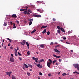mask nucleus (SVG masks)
<instances>
[{"instance_id":"obj_1","label":"nucleus","mask_w":79,"mask_h":79,"mask_svg":"<svg viewBox=\"0 0 79 79\" xmlns=\"http://www.w3.org/2000/svg\"><path fill=\"white\" fill-rule=\"evenodd\" d=\"M73 66L75 68H77V69L78 70V68H79V65L78 64H73Z\"/></svg>"},{"instance_id":"obj_2","label":"nucleus","mask_w":79,"mask_h":79,"mask_svg":"<svg viewBox=\"0 0 79 79\" xmlns=\"http://www.w3.org/2000/svg\"><path fill=\"white\" fill-rule=\"evenodd\" d=\"M33 16H34V17H37V18H41V17H42V16L40 15H36L34 14L33 15Z\"/></svg>"},{"instance_id":"obj_3","label":"nucleus","mask_w":79,"mask_h":79,"mask_svg":"<svg viewBox=\"0 0 79 79\" xmlns=\"http://www.w3.org/2000/svg\"><path fill=\"white\" fill-rule=\"evenodd\" d=\"M39 46H40V48H44L45 47V45L44 44H40Z\"/></svg>"},{"instance_id":"obj_4","label":"nucleus","mask_w":79,"mask_h":79,"mask_svg":"<svg viewBox=\"0 0 79 79\" xmlns=\"http://www.w3.org/2000/svg\"><path fill=\"white\" fill-rule=\"evenodd\" d=\"M28 13H27V14L30 15V13H32V10H30V9H29L28 10Z\"/></svg>"},{"instance_id":"obj_5","label":"nucleus","mask_w":79,"mask_h":79,"mask_svg":"<svg viewBox=\"0 0 79 79\" xmlns=\"http://www.w3.org/2000/svg\"><path fill=\"white\" fill-rule=\"evenodd\" d=\"M54 51L56 52H57L58 54H60V51L58 50H54Z\"/></svg>"},{"instance_id":"obj_6","label":"nucleus","mask_w":79,"mask_h":79,"mask_svg":"<svg viewBox=\"0 0 79 79\" xmlns=\"http://www.w3.org/2000/svg\"><path fill=\"white\" fill-rule=\"evenodd\" d=\"M10 60L11 62H13V63L14 61V58L11 57L10 59Z\"/></svg>"},{"instance_id":"obj_7","label":"nucleus","mask_w":79,"mask_h":79,"mask_svg":"<svg viewBox=\"0 0 79 79\" xmlns=\"http://www.w3.org/2000/svg\"><path fill=\"white\" fill-rule=\"evenodd\" d=\"M37 66L38 67H39V68H42V67H43L42 65H40V64H37Z\"/></svg>"},{"instance_id":"obj_8","label":"nucleus","mask_w":79,"mask_h":79,"mask_svg":"<svg viewBox=\"0 0 79 79\" xmlns=\"http://www.w3.org/2000/svg\"><path fill=\"white\" fill-rule=\"evenodd\" d=\"M14 51L15 52V55L16 56H18V53H17V50H14Z\"/></svg>"},{"instance_id":"obj_9","label":"nucleus","mask_w":79,"mask_h":79,"mask_svg":"<svg viewBox=\"0 0 79 79\" xmlns=\"http://www.w3.org/2000/svg\"><path fill=\"white\" fill-rule=\"evenodd\" d=\"M11 16L12 18H17V16L16 14H13Z\"/></svg>"},{"instance_id":"obj_10","label":"nucleus","mask_w":79,"mask_h":79,"mask_svg":"<svg viewBox=\"0 0 79 79\" xmlns=\"http://www.w3.org/2000/svg\"><path fill=\"white\" fill-rule=\"evenodd\" d=\"M60 29L62 32H65V31H64V29L63 28V27H61L60 28Z\"/></svg>"},{"instance_id":"obj_11","label":"nucleus","mask_w":79,"mask_h":79,"mask_svg":"<svg viewBox=\"0 0 79 79\" xmlns=\"http://www.w3.org/2000/svg\"><path fill=\"white\" fill-rule=\"evenodd\" d=\"M50 64V62H49L47 63V66H48V67H49V68L50 67V64Z\"/></svg>"},{"instance_id":"obj_12","label":"nucleus","mask_w":79,"mask_h":79,"mask_svg":"<svg viewBox=\"0 0 79 79\" xmlns=\"http://www.w3.org/2000/svg\"><path fill=\"white\" fill-rule=\"evenodd\" d=\"M26 44L28 47V49H29V43H28V42H26Z\"/></svg>"},{"instance_id":"obj_13","label":"nucleus","mask_w":79,"mask_h":79,"mask_svg":"<svg viewBox=\"0 0 79 79\" xmlns=\"http://www.w3.org/2000/svg\"><path fill=\"white\" fill-rule=\"evenodd\" d=\"M47 25H46V26H44V25L42 26L41 27V29H42V28H46V27H47Z\"/></svg>"},{"instance_id":"obj_14","label":"nucleus","mask_w":79,"mask_h":79,"mask_svg":"<svg viewBox=\"0 0 79 79\" xmlns=\"http://www.w3.org/2000/svg\"><path fill=\"white\" fill-rule=\"evenodd\" d=\"M24 66H25V68H28V67H29V66H27V64H24Z\"/></svg>"},{"instance_id":"obj_15","label":"nucleus","mask_w":79,"mask_h":79,"mask_svg":"<svg viewBox=\"0 0 79 79\" xmlns=\"http://www.w3.org/2000/svg\"><path fill=\"white\" fill-rule=\"evenodd\" d=\"M39 12L40 13H43V12H44V10L42 9H40Z\"/></svg>"},{"instance_id":"obj_16","label":"nucleus","mask_w":79,"mask_h":79,"mask_svg":"<svg viewBox=\"0 0 79 79\" xmlns=\"http://www.w3.org/2000/svg\"><path fill=\"white\" fill-rule=\"evenodd\" d=\"M28 12H27V11H24V12H23V13L24 14H25V15H29V14H27V13H28Z\"/></svg>"},{"instance_id":"obj_17","label":"nucleus","mask_w":79,"mask_h":79,"mask_svg":"<svg viewBox=\"0 0 79 79\" xmlns=\"http://www.w3.org/2000/svg\"><path fill=\"white\" fill-rule=\"evenodd\" d=\"M27 54L28 55H30V54H31V52L30 51H28V52H27Z\"/></svg>"},{"instance_id":"obj_18","label":"nucleus","mask_w":79,"mask_h":79,"mask_svg":"<svg viewBox=\"0 0 79 79\" xmlns=\"http://www.w3.org/2000/svg\"><path fill=\"white\" fill-rule=\"evenodd\" d=\"M13 24H14L13 25L14 27H13V29H15V28H16V26H15V23H14Z\"/></svg>"},{"instance_id":"obj_19","label":"nucleus","mask_w":79,"mask_h":79,"mask_svg":"<svg viewBox=\"0 0 79 79\" xmlns=\"http://www.w3.org/2000/svg\"><path fill=\"white\" fill-rule=\"evenodd\" d=\"M46 30L45 29L42 32L43 34H45V33L46 32Z\"/></svg>"},{"instance_id":"obj_20","label":"nucleus","mask_w":79,"mask_h":79,"mask_svg":"<svg viewBox=\"0 0 79 79\" xmlns=\"http://www.w3.org/2000/svg\"><path fill=\"white\" fill-rule=\"evenodd\" d=\"M48 61H49V62H50V63L51 64H52V60H51V59H49L48 60Z\"/></svg>"},{"instance_id":"obj_21","label":"nucleus","mask_w":79,"mask_h":79,"mask_svg":"<svg viewBox=\"0 0 79 79\" xmlns=\"http://www.w3.org/2000/svg\"><path fill=\"white\" fill-rule=\"evenodd\" d=\"M7 75H8L9 76H10V72H7L6 73Z\"/></svg>"},{"instance_id":"obj_22","label":"nucleus","mask_w":79,"mask_h":79,"mask_svg":"<svg viewBox=\"0 0 79 79\" xmlns=\"http://www.w3.org/2000/svg\"><path fill=\"white\" fill-rule=\"evenodd\" d=\"M23 43L24 44H26V40H23L22 41Z\"/></svg>"},{"instance_id":"obj_23","label":"nucleus","mask_w":79,"mask_h":79,"mask_svg":"<svg viewBox=\"0 0 79 79\" xmlns=\"http://www.w3.org/2000/svg\"><path fill=\"white\" fill-rule=\"evenodd\" d=\"M32 21H30L29 23V26H31V25L32 24Z\"/></svg>"},{"instance_id":"obj_24","label":"nucleus","mask_w":79,"mask_h":79,"mask_svg":"<svg viewBox=\"0 0 79 79\" xmlns=\"http://www.w3.org/2000/svg\"><path fill=\"white\" fill-rule=\"evenodd\" d=\"M7 39L8 40H9L10 42H11V41L12 40H10L9 38H7Z\"/></svg>"},{"instance_id":"obj_25","label":"nucleus","mask_w":79,"mask_h":79,"mask_svg":"<svg viewBox=\"0 0 79 79\" xmlns=\"http://www.w3.org/2000/svg\"><path fill=\"white\" fill-rule=\"evenodd\" d=\"M12 79H16L15 77L14 76H12Z\"/></svg>"},{"instance_id":"obj_26","label":"nucleus","mask_w":79,"mask_h":79,"mask_svg":"<svg viewBox=\"0 0 79 79\" xmlns=\"http://www.w3.org/2000/svg\"><path fill=\"white\" fill-rule=\"evenodd\" d=\"M61 31V30H60V29L58 30H57V32L59 33V34H60V32Z\"/></svg>"},{"instance_id":"obj_27","label":"nucleus","mask_w":79,"mask_h":79,"mask_svg":"<svg viewBox=\"0 0 79 79\" xmlns=\"http://www.w3.org/2000/svg\"><path fill=\"white\" fill-rule=\"evenodd\" d=\"M56 61H57V60H55L54 61H53L52 63H53V64H54V63H55L56 62Z\"/></svg>"},{"instance_id":"obj_28","label":"nucleus","mask_w":79,"mask_h":79,"mask_svg":"<svg viewBox=\"0 0 79 79\" xmlns=\"http://www.w3.org/2000/svg\"><path fill=\"white\" fill-rule=\"evenodd\" d=\"M29 21H33V19H29Z\"/></svg>"},{"instance_id":"obj_29","label":"nucleus","mask_w":79,"mask_h":79,"mask_svg":"<svg viewBox=\"0 0 79 79\" xmlns=\"http://www.w3.org/2000/svg\"><path fill=\"white\" fill-rule=\"evenodd\" d=\"M47 34L48 35H50V32H49V31H48V32H47Z\"/></svg>"},{"instance_id":"obj_30","label":"nucleus","mask_w":79,"mask_h":79,"mask_svg":"<svg viewBox=\"0 0 79 79\" xmlns=\"http://www.w3.org/2000/svg\"><path fill=\"white\" fill-rule=\"evenodd\" d=\"M4 25L5 26H6L7 25V24H6V23L5 22Z\"/></svg>"},{"instance_id":"obj_31","label":"nucleus","mask_w":79,"mask_h":79,"mask_svg":"<svg viewBox=\"0 0 79 79\" xmlns=\"http://www.w3.org/2000/svg\"><path fill=\"white\" fill-rule=\"evenodd\" d=\"M53 56H54V57H55V58H57V56H56L55 54L53 55Z\"/></svg>"},{"instance_id":"obj_32","label":"nucleus","mask_w":79,"mask_h":79,"mask_svg":"<svg viewBox=\"0 0 79 79\" xmlns=\"http://www.w3.org/2000/svg\"><path fill=\"white\" fill-rule=\"evenodd\" d=\"M32 59H33V60H35L36 59H37V58H35L34 57H32Z\"/></svg>"},{"instance_id":"obj_33","label":"nucleus","mask_w":79,"mask_h":79,"mask_svg":"<svg viewBox=\"0 0 79 79\" xmlns=\"http://www.w3.org/2000/svg\"><path fill=\"white\" fill-rule=\"evenodd\" d=\"M37 60H38V58H36V59L35 60V61L36 63H37Z\"/></svg>"},{"instance_id":"obj_34","label":"nucleus","mask_w":79,"mask_h":79,"mask_svg":"<svg viewBox=\"0 0 79 79\" xmlns=\"http://www.w3.org/2000/svg\"><path fill=\"white\" fill-rule=\"evenodd\" d=\"M39 74L40 75H41V76H42V73L41 72L39 73Z\"/></svg>"},{"instance_id":"obj_35","label":"nucleus","mask_w":79,"mask_h":79,"mask_svg":"<svg viewBox=\"0 0 79 79\" xmlns=\"http://www.w3.org/2000/svg\"><path fill=\"white\" fill-rule=\"evenodd\" d=\"M16 22H17V23L18 24H19V21H16Z\"/></svg>"},{"instance_id":"obj_36","label":"nucleus","mask_w":79,"mask_h":79,"mask_svg":"<svg viewBox=\"0 0 79 79\" xmlns=\"http://www.w3.org/2000/svg\"><path fill=\"white\" fill-rule=\"evenodd\" d=\"M60 47V45H57L55 47V48H56L57 47Z\"/></svg>"},{"instance_id":"obj_37","label":"nucleus","mask_w":79,"mask_h":79,"mask_svg":"<svg viewBox=\"0 0 79 79\" xmlns=\"http://www.w3.org/2000/svg\"><path fill=\"white\" fill-rule=\"evenodd\" d=\"M27 75H28V76H30V75H31V74H30V73H29L28 72L27 73Z\"/></svg>"},{"instance_id":"obj_38","label":"nucleus","mask_w":79,"mask_h":79,"mask_svg":"<svg viewBox=\"0 0 79 79\" xmlns=\"http://www.w3.org/2000/svg\"><path fill=\"white\" fill-rule=\"evenodd\" d=\"M57 29H60V27L59 26H57Z\"/></svg>"},{"instance_id":"obj_39","label":"nucleus","mask_w":79,"mask_h":79,"mask_svg":"<svg viewBox=\"0 0 79 79\" xmlns=\"http://www.w3.org/2000/svg\"><path fill=\"white\" fill-rule=\"evenodd\" d=\"M20 44H21V45H24V44L22 42H21Z\"/></svg>"},{"instance_id":"obj_40","label":"nucleus","mask_w":79,"mask_h":79,"mask_svg":"<svg viewBox=\"0 0 79 79\" xmlns=\"http://www.w3.org/2000/svg\"><path fill=\"white\" fill-rule=\"evenodd\" d=\"M37 10V11H39V12H40V9H38Z\"/></svg>"},{"instance_id":"obj_41","label":"nucleus","mask_w":79,"mask_h":79,"mask_svg":"<svg viewBox=\"0 0 79 79\" xmlns=\"http://www.w3.org/2000/svg\"><path fill=\"white\" fill-rule=\"evenodd\" d=\"M10 49H13V47L11 46L10 47Z\"/></svg>"},{"instance_id":"obj_42","label":"nucleus","mask_w":79,"mask_h":79,"mask_svg":"<svg viewBox=\"0 0 79 79\" xmlns=\"http://www.w3.org/2000/svg\"><path fill=\"white\" fill-rule=\"evenodd\" d=\"M19 59L21 61H22V60H23L22 59V58L20 57H19Z\"/></svg>"},{"instance_id":"obj_43","label":"nucleus","mask_w":79,"mask_h":79,"mask_svg":"<svg viewBox=\"0 0 79 79\" xmlns=\"http://www.w3.org/2000/svg\"><path fill=\"white\" fill-rule=\"evenodd\" d=\"M29 66H30V68H32V65L31 64L29 65Z\"/></svg>"},{"instance_id":"obj_44","label":"nucleus","mask_w":79,"mask_h":79,"mask_svg":"<svg viewBox=\"0 0 79 79\" xmlns=\"http://www.w3.org/2000/svg\"><path fill=\"white\" fill-rule=\"evenodd\" d=\"M4 48L5 50L6 49V46H4Z\"/></svg>"},{"instance_id":"obj_45","label":"nucleus","mask_w":79,"mask_h":79,"mask_svg":"<svg viewBox=\"0 0 79 79\" xmlns=\"http://www.w3.org/2000/svg\"><path fill=\"white\" fill-rule=\"evenodd\" d=\"M62 38L63 39H64V40H66V37H63Z\"/></svg>"},{"instance_id":"obj_46","label":"nucleus","mask_w":79,"mask_h":79,"mask_svg":"<svg viewBox=\"0 0 79 79\" xmlns=\"http://www.w3.org/2000/svg\"><path fill=\"white\" fill-rule=\"evenodd\" d=\"M50 44V45H53V44H54L52 42H51Z\"/></svg>"},{"instance_id":"obj_47","label":"nucleus","mask_w":79,"mask_h":79,"mask_svg":"<svg viewBox=\"0 0 79 79\" xmlns=\"http://www.w3.org/2000/svg\"><path fill=\"white\" fill-rule=\"evenodd\" d=\"M69 73L66 74L65 73V76H68V75H69Z\"/></svg>"},{"instance_id":"obj_48","label":"nucleus","mask_w":79,"mask_h":79,"mask_svg":"<svg viewBox=\"0 0 79 79\" xmlns=\"http://www.w3.org/2000/svg\"><path fill=\"white\" fill-rule=\"evenodd\" d=\"M62 76H65V73H64L62 74Z\"/></svg>"},{"instance_id":"obj_49","label":"nucleus","mask_w":79,"mask_h":79,"mask_svg":"<svg viewBox=\"0 0 79 79\" xmlns=\"http://www.w3.org/2000/svg\"><path fill=\"white\" fill-rule=\"evenodd\" d=\"M53 19L54 21H56V19H55V18H53Z\"/></svg>"},{"instance_id":"obj_50","label":"nucleus","mask_w":79,"mask_h":79,"mask_svg":"<svg viewBox=\"0 0 79 79\" xmlns=\"http://www.w3.org/2000/svg\"><path fill=\"white\" fill-rule=\"evenodd\" d=\"M73 73H76L77 74V71L74 72H73Z\"/></svg>"},{"instance_id":"obj_51","label":"nucleus","mask_w":79,"mask_h":79,"mask_svg":"<svg viewBox=\"0 0 79 79\" xmlns=\"http://www.w3.org/2000/svg\"><path fill=\"white\" fill-rule=\"evenodd\" d=\"M41 62H42V61H44V60L43 59H42V60H41Z\"/></svg>"},{"instance_id":"obj_52","label":"nucleus","mask_w":79,"mask_h":79,"mask_svg":"<svg viewBox=\"0 0 79 79\" xmlns=\"http://www.w3.org/2000/svg\"><path fill=\"white\" fill-rule=\"evenodd\" d=\"M61 59H60L59 60V61L60 62H61Z\"/></svg>"},{"instance_id":"obj_53","label":"nucleus","mask_w":79,"mask_h":79,"mask_svg":"<svg viewBox=\"0 0 79 79\" xmlns=\"http://www.w3.org/2000/svg\"><path fill=\"white\" fill-rule=\"evenodd\" d=\"M33 31L34 32H35V31H36V30H35V29Z\"/></svg>"},{"instance_id":"obj_54","label":"nucleus","mask_w":79,"mask_h":79,"mask_svg":"<svg viewBox=\"0 0 79 79\" xmlns=\"http://www.w3.org/2000/svg\"><path fill=\"white\" fill-rule=\"evenodd\" d=\"M18 54L19 55V56H21V54L19 52H18Z\"/></svg>"},{"instance_id":"obj_55","label":"nucleus","mask_w":79,"mask_h":79,"mask_svg":"<svg viewBox=\"0 0 79 79\" xmlns=\"http://www.w3.org/2000/svg\"><path fill=\"white\" fill-rule=\"evenodd\" d=\"M10 24H11V25H12V24H13V23H12V22H10Z\"/></svg>"},{"instance_id":"obj_56","label":"nucleus","mask_w":79,"mask_h":79,"mask_svg":"<svg viewBox=\"0 0 79 79\" xmlns=\"http://www.w3.org/2000/svg\"><path fill=\"white\" fill-rule=\"evenodd\" d=\"M25 10V11H27V8H26L24 9Z\"/></svg>"},{"instance_id":"obj_57","label":"nucleus","mask_w":79,"mask_h":79,"mask_svg":"<svg viewBox=\"0 0 79 79\" xmlns=\"http://www.w3.org/2000/svg\"><path fill=\"white\" fill-rule=\"evenodd\" d=\"M48 76H51V74H48Z\"/></svg>"},{"instance_id":"obj_58","label":"nucleus","mask_w":79,"mask_h":79,"mask_svg":"<svg viewBox=\"0 0 79 79\" xmlns=\"http://www.w3.org/2000/svg\"><path fill=\"white\" fill-rule=\"evenodd\" d=\"M56 65H58V63H56Z\"/></svg>"},{"instance_id":"obj_59","label":"nucleus","mask_w":79,"mask_h":79,"mask_svg":"<svg viewBox=\"0 0 79 79\" xmlns=\"http://www.w3.org/2000/svg\"><path fill=\"white\" fill-rule=\"evenodd\" d=\"M28 8V7H27V6H26L25 7V8Z\"/></svg>"},{"instance_id":"obj_60","label":"nucleus","mask_w":79,"mask_h":79,"mask_svg":"<svg viewBox=\"0 0 79 79\" xmlns=\"http://www.w3.org/2000/svg\"><path fill=\"white\" fill-rule=\"evenodd\" d=\"M8 45L9 46H10V45H11V44H9Z\"/></svg>"},{"instance_id":"obj_61","label":"nucleus","mask_w":79,"mask_h":79,"mask_svg":"<svg viewBox=\"0 0 79 79\" xmlns=\"http://www.w3.org/2000/svg\"><path fill=\"white\" fill-rule=\"evenodd\" d=\"M11 56H13V54H11Z\"/></svg>"},{"instance_id":"obj_62","label":"nucleus","mask_w":79,"mask_h":79,"mask_svg":"<svg viewBox=\"0 0 79 79\" xmlns=\"http://www.w3.org/2000/svg\"><path fill=\"white\" fill-rule=\"evenodd\" d=\"M34 32L33 31L32 32H31V34H33Z\"/></svg>"},{"instance_id":"obj_63","label":"nucleus","mask_w":79,"mask_h":79,"mask_svg":"<svg viewBox=\"0 0 79 79\" xmlns=\"http://www.w3.org/2000/svg\"><path fill=\"white\" fill-rule=\"evenodd\" d=\"M20 11H23V9H20Z\"/></svg>"},{"instance_id":"obj_64","label":"nucleus","mask_w":79,"mask_h":79,"mask_svg":"<svg viewBox=\"0 0 79 79\" xmlns=\"http://www.w3.org/2000/svg\"><path fill=\"white\" fill-rule=\"evenodd\" d=\"M61 57V56H57V58H60Z\"/></svg>"}]
</instances>
